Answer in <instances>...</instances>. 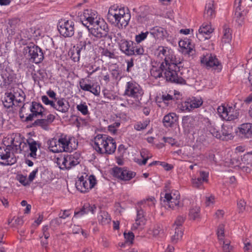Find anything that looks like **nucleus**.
Returning a JSON list of instances; mask_svg holds the SVG:
<instances>
[{"label": "nucleus", "instance_id": "nucleus-47", "mask_svg": "<svg viewBox=\"0 0 252 252\" xmlns=\"http://www.w3.org/2000/svg\"><path fill=\"white\" fill-rule=\"evenodd\" d=\"M200 208L197 206L191 208L189 212V217L194 220L199 216Z\"/></svg>", "mask_w": 252, "mask_h": 252}, {"label": "nucleus", "instance_id": "nucleus-58", "mask_svg": "<svg viewBox=\"0 0 252 252\" xmlns=\"http://www.w3.org/2000/svg\"><path fill=\"white\" fill-rule=\"evenodd\" d=\"M185 220V218L183 216H178L176 218L175 222H174V225H176V227H181L183 224V223L184 222Z\"/></svg>", "mask_w": 252, "mask_h": 252}, {"label": "nucleus", "instance_id": "nucleus-25", "mask_svg": "<svg viewBox=\"0 0 252 252\" xmlns=\"http://www.w3.org/2000/svg\"><path fill=\"white\" fill-rule=\"evenodd\" d=\"M182 125L186 131L189 132L195 127V120L193 116H186L182 118Z\"/></svg>", "mask_w": 252, "mask_h": 252}, {"label": "nucleus", "instance_id": "nucleus-62", "mask_svg": "<svg viewBox=\"0 0 252 252\" xmlns=\"http://www.w3.org/2000/svg\"><path fill=\"white\" fill-rule=\"evenodd\" d=\"M79 85L80 87L83 91H89L91 89V85L86 83L84 79L80 81Z\"/></svg>", "mask_w": 252, "mask_h": 252}, {"label": "nucleus", "instance_id": "nucleus-41", "mask_svg": "<svg viewBox=\"0 0 252 252\" xmlns=\"http://www.w3.org/2000/svg\"><path fill=\"white\" fill-rule=\"evenodd\" d=\"M111 142H109V146L106 148V150H103L101 155H112L116 151L117 145L115 140L114 139H111Z\"/></svg>", "mask_w": 252, "mask_h": 252}, {"label": "nucleus", "instance_id": "nucleus-57", "mask_svg": "<svg viewBox=\"0 0 252 252\" xmlns=\"http://www.w3.org/2000/svg\"><path fill=\"white\" fill-rule=\"evenodd\" d=\"M41 100L45 105H50L52 107L55 106V101L50 100L47 95H42Z\"/></svg>", "mask_w": 252, "mask_h": 252}, {"label": "nucleus", "instance_id": "nucleus-11", "mask_svg": "<svg viewBox=\"0 0 252 252\" xmlns=\"http://www.w3.org/2000/svg\"><path fill=\"white\" fill-rule=\"evenodd\" d=\"M124 7H119L117 5L111 6L106 15L107 21L116 27L120 16L122 15L121 13L124 11Z\"/></svg>", "mask_w": 252, "mask_h": 252}, {"label": "nucleus", "instance_id": "nucleus-43", "mask_svg": "<svg viewBox=\"0 0 252 252\" xmlns=\"http://www.w3.org/2000/svg\"><path fill=\"white\" fill-rule=\"evenodd\" d=\"M68 160L69 165V167H70V168L77 165L80 163L79 155L77 153H75L72 155H69Z\"/></svg>", "mask_w": 252, "mask_h": 252}, {"label": "nucleus", "instance_id": "nucleus-44", "mask_svg": "<svg viewBox=\"0 0 252 252\" xmlns=\"http://www.w3.org/2000/svg\"><path fill=\"white\" fill-rule=\"evenodd\" d=\"M189 99L190 103L189 106L192 110L199 107L203 103L201 99H198L195 97H192Z\"/></svg>", "mask_w": 252, "mask_h": 252}, {"label": "nucleus", "instance_id": "nucleus-49", "mask_svg": "<svg viewBox=\"0 0 252 252\" xmlns=\"http://www.w3.org/2000/svg\"><path fill=\"white\" fill-rule=\"evenodd\" d=\"M243 164H251L252 162V152H249L241 158Z\"/></svg>", "mask_w": 252, "mask_h": 252}, {"label": "nucleus", "instance_id": "nucleus-6", "mask_svg": "<svg viewBox=\"0 0 252 252\" xmlns=\"http://www.w3.org/2000/svg\"><path fill=\"white\" fill-rule=\"evenodd\" d=\"M115 41L118 43L120 50L126 55L131 56L134 55L133 45V41L123 38L121 33H118L115 35Z\"/></svg>", "mask_w": 252, "mask_h": 252}, {"label": "nucleus", "instance_id": "nucleus-61", "mask_svg": "<svg viewBox=\"0 0 252 252\" xmlns=\"http://www.w3.org/2000/svg\"><path fill=\"white\" fill-rule=\"evenodd\" d=\"M231 163L235 166H239L242 167V164H243L241 161V158L239 157H233L231 159Z\"/></svg>", "mask_w": 252, "mask_h": 252}, {"label": "nucleus", "instance_id": "nucleus-55", "mask_svg": "<svg viewBox=\"0 0 252 252\" xmlns=\"http://www.w3.org/2000/svg\"><path fill=\"white\" fill-rule=\"evenodd\" d=\"M140 156L142 158L149 159L152 157V154L146 149H142L140 151Z\"/></svg>", "mask_w": 252, "mask_h": 252}, {"label": "nucleus", "instance_id": "nucleus-30", "mask_svg": "<svg viewBox=\"0 0 252 252\" xmlns=\"http://www.w3.org/2000/svg\"><path fill=\"white\" fill-rule=\"evenodd\" d=\"M32 76L34 83L38 84L39 83L40 81H43L48 77L46 70L43 69H40L36 72L32 73Z\"/></svg>", "mask_w": 252, "mask_h": 252}, {"label": "nucleus", "instance_id": "nucleus-56", "mask_svg": "<svg viewBox=\"0 0 252 252\" xmlns=\"http://www.w3.org/2000/svg\"><path fill=\"white\" fill-rule=\"evenodd\" d=\"M224 226L223 224H220L219 225L217 230V235L218 239L220 240H223V238L224 237Z\"/></svg>", "mask_w": 252, "mask_h": 252}, {"label": "nucleus", "instance_id": "nucleus-36", "mask_svg": "<svg viewBox=\"0 0 252 252\" xmlns=\"http://www.w3.org/2000/svg\"><path fill=\"white\" fill-rule=\"evenodd\" d=\"M14 97L11 92L5 93L4 100L2 101L4 107L9 109L15 105Z\"/></svg>", "mask_w": 252, "mask_h": 252}, {"label": "nucleus", "instance_id": "nucleus-2", "mask_svg": "<svg viewBox=\"0 0 252 252\" xmlns=\"http://www.w3.org/2000/svg\"><path fill=\"white\" fill-rule=\"evenodd\" d=\"M48 144L50 150L54 153L71 151L77 146L74 137L64 133H62L58 139L49 140Z\"/></svg>", "mask_w": 252, "mask_h": 252}, {"label": "nucleus", "instance_id": "nucleus-10", "mask_svg": "<svg viewBox=\"0 0 252 252\" xmlns=\"http://www.w3.org/2000/svg\"><path fill=\"white\" fill-rule=\"evenodd\" d=\"M45 109L40 103L32 101L30 108L31 113L26 117L25 121L27 122L32 121L34 118L38 116L43 117L45 115L44 112Z\"/></svg>", "mask_w": 252, "mask_h": 252}, {"label": "nucleus", "instance_id": "nucleus-37", "mask_svg": "<svg viewBox=\"0 0 252 252\" xmlns=\"http://www.w3.org/2000/svg\"><path fill=\"white\" fill-rule=\"evenodd\" d=\"M231 30L226 25H224L223 26V36L221 39L222 46L223 44L229 43L231 41Z\"/></svg>", "mask_w": 252, "mask_h": 252}, {"label": "nucleus", "instance_id": "nucleus-24", "mask_svg": "<svg viewBox=\"0 0 252 252\" xmlns=\"http://www.w3.org/2000/svg\"><path fill=\"white\" fill-rule=\"evenodd\" d=\"M146 220L145 218L144 211L142 209L137 210V217L135 220V222L132 226V230H134L138 228H142L146 223Z\"/></svg>", "mask_w": 252, "mask_h": 252}, {"label": "nucleus", "instance_id": "nucleus-38", "mask_svg": "<svg viewBox=\"0 0 252 252\" xmlns=\"http://www.w3.org/2000/svg\"><path fill=\"white\" fill-rule=\"evenodd\" d=\"M234 18L239 25L242 26L243 24L245 15L243 11H241V6L237 5L236 6Z\"/></svg>", "mask_w": 252, "mask_h": 252}, {"label": "nucleus", "instance_id": "nucleus-23", "mask_svg": "<svg viewBox=\"0 0 252 252\" xmlns=\"http://www.w3.org/2000/svg\"><path fill=\"white\" fill-rule=\"evenodd\" d=\"M178 116L175 113H169L165 115L162 119V123L165 127H172L178 121Z\"/></svg>", "mask_w": 252, "mask_h": 252}, {"label": "nucleus", "instance_id": "nucleus-53", "mask_svg": "<svg viewBox=\"0 0 252 252\" xmlns=\"http://www.w3.org/2000/svg\"><path fill=\"white\" fill-rule=\"evenodd\" d=\"M91 89H90V91L88 92L92 93L96 96L98 95L100 92V86L96 84H93L92 85H91Z\"/></svg>", "mask_w": 252, "mask_h": 252}, {"label": "nucleus", "instance_id": "nucleus-59", "mask_svg": "<svg viewBox=\"0 0 252 252\" xmlns=\"http://www.w3.org/2000/svg\"><path fill=\"white\" fill-rule=\"evenodd\" d=\"M102 56L108 57L109 58H114L115 54L114 52L110 51L108 49L103 48L101 52Z\"/></svg>", "mask_w": 252, "mask_h": 252}, {"label": "nucleus", "instance_id": "nucleus-63", "mask_svg": "<svg viewBox=\"0 0 252 252\" xmlns=\"http://www.w3.org/2000/svg\"><path fill=\"white\" fill-rule=\"evenodd\" d=\"M29 150V145L28 143L25 142L23 140L21 142L20 145V148L18 150V153H21L22 151L26 152Z\"/></svg>", "mask_w": 252, "mask_h": 252}, {"label": "nucleus", "instance_id": "nucleus-3", "mask_svg": "<svg viewBox=\"0 0 252 252\" xmlns=\"http://www.w3.org/2000/svg\"><path fill=\"white\" fill-rule=\"evenodd\" d=\"M144 91L142 87L134 81L126 83L124 95L133 98L136 102L141 103Z\"/></svg>", "mask_w": 252, "mask_h": 252}, {"label": "nucleus", "instance_id": "nucleus-17", "mask_svg": "<svg viewBox=\"0 0 252 252\" xmlns=\"http://www.w3.org/2000/svg\"><path fill=\"white\" fill-rule=\"evenodd\" d=\"M209 173L204 171H200L199 175L192 178L191 183L194 188L202 189L204 183H207L208 181Z\"/></svg>", "mask_w": 252, "mask_h": 252}, {"label": "nucleus", "instance_id": "nucleus-26", "mask_svg": "<svg viewBox=\"0 0 252 252\" xmlns=\"http://www.w3.org/2000/svg\"><path fill=\"white\" fill-rule=\"evenodd\" d=\"M241 137L245 138H252V124L244 123L239 127Z\"/></svg>", "mask_w": 252, "mask_h": 252}, {"label": "nucleus", "instance_id": "nucleus-29", "mask_svg": "<svg viewBox=\"0 0 252 252\" xmlns=\"http://www.w3.org/2000/svg\"><path fill=\"white\" fill-rule=\"evenodd\" d=\"M232 131V126L222 125L221 131H220L221 137L220 139L226 141L231 139L233 137Z\"/></svg>", "mask_w": 252, "mask_h": 252}, {"label": "nucleus", "instance_id": "nucleus-8", "mask_svg": "<svg viewBox=\"0 0 252 252\" xmlns=\"http://www.w3.org/2000/svg\"><path fill=\"white\" fill-rule=\"evenodd\" d=\"M58 29L62 36L71 37L74 34V23L72 20H62L59 23Z\"/></svg>", "mask_w": 252, "mask_h": 252}, {"label": "nucleus", "instance_id": "nucleus-13", "mask_svg": "<svg viewBox=\"0 0 252 252\" xmlns=\"http://www.w3.org/2000/svg\"><path fill=\"white\" fill-rule=\"evenodd\" d=\"M97 12L91 9H87L84 10L83 14L80 15V19L82 24L89 28V25L97 22Z\"/></svg>", "mask_w": 252, "mask_h": 252}, {"label": "nucleus", "instance_id": "nucleus-5", "mask_svg": "<svg viewBox=\"0 0 252 252\" xmlns=\"http://www.w3.org/2000/svg\"><path fill=\"white\" fill-rule=\"evenodd\" d=\"M87 177H88L87 175L85 178L83 176H81L75 183V186L77 190L84 193L89 192L96 184L95 176L91 175L88 178H87Z\"/></svg>", "mask_w": 252, "mask_h": 252}, {"label": "nucleus", "instance_id": "nucleus-31", "mask_svg": "<svg viewBox=\"0 0 252 252\" xmlns=\"http://www.w3.org/2000/svg\"><path fill=\"white\" fill-rule=\"evenodd\" d=\"M150 33L155 39H161L165 36L166 31L160 27H155L150 29Z\"/></svg>", "mask_w": 252, "mask_h": 252}, {"label": "nucleus", "instance_id": "nucleus-33", "mask_svg": "<svg viewBox=\"0 0 252 252\" xmlns=\"http://www.w3.org/2000/svg\"><path fill=\"white\" fill-rule=\"evenodd\" d=\"M215 15L214 4L211 2L207 3L205 7L204 18L207 20H210L214 18Z\"/></svg>", "mask_w": 252, "mask_h": 252}, {"label": "nucleus", "instance_id": "nucleus-50", "mask_svg": "<svg viewBox=\"0 0 252 252\" xmlns=\"http://www.w3.org/2000/svg\"><path fill=\"white\" fill-rule=\"evenodd\" d=\"M84 209L85 210L87 214L91 213L94 214L96 210V207L94 204H90L89 203H86L84 205Z\"/></svg>", "mask_w": 252, "mask_h": 252}, {"label": "nucleus", "instance_id": "nucleus-28", "mask_svg": "<svg viewBox=\"0 0 252 252\" xmlns=\"http://www.w3.org/2000/svg\"><path fill=\"white\" fill-rule=\"evenodd\" d=\"M20 136H15L11 138L9 142L10 144L7 145V149L8 150L12 151L14 153H18V150L20 148V145L22 141Z\"/></svg>", "mask_w": 252, "mask_h": 252}, {"label": "nucleus", "instance_id": "nucleus-35", "mask_svg": "<svg viewBox=\"0 0 252 252\" xmlns=\"http://www.w3.org/2000/svg\"><path fill=\"white\" fill-rule=\"evenodd\" d=\"M206 128L214 137L219 139L220 138L221 136L220 129L214 123L208 121L207 123Z\"/></svg>", "mask_w": 252, "mask_h": 252}, {"label": "nucleus", "instance_id": "nucleus-15", "mask_svg": "<svg viewBox=\"0 0 252 252\" xmlns=\"http://www.w3.org/2000/svg\"><path fill=\"white\" fill-rule=\"evenodd\" d=\"M93 49L92 42L88 38L80 40L76 44L77 55L81 53L82 56H86Z\"/></svg>", "mask_w": 252, "mask_h": 252}, {"label": "nucleus", "instance_id": "nucleus-12", "mask_svg": "<svg viewBox=\"0 0 252 252\" xmlns=\"http://www.w3.org/2000/svg\"><path fill=\"white\" fill-rule=\"evenodd\" d=\"M112 170L114 177L124 181H128L136 175L135 172L125 168L116 166L113 168Z\"/></svg>", "mask_w": 252, "mask_h": 252}, {"label": "nucleus", "instance_id": "nucleus-34", "mask_svg": "<svg viewBox=\"0 0 252 252\" xmlns=\"http://www.w3.org/2000/svg\"><path fill=\"white\" fill-rule=\"evenodd\" d=\"M31 140L32 141L31 142L30 140H27V142L28 143L29 145V150L31 151L30 156L33 158H36L37 150V146L40 148L41 144L39 142L34 141L32 139H31Z\"/></svg>", "mask_w": 252, "mask_h": 252}, {"label": "nucleus", "instance_id": "nucleus-46", "mask_svg": "<svg viewBox=\"0 0 252 252\" xmlns=\"http://www.w3.org/2000/svg\"><path fill=\"white\" fill-rule=\"evenodd\" d=\"M183 235V232L181 227H176L175 228V234L172 237V241L176 242L178 240L180 239Z\"/></svg>", "mask_w": 252, "mask_h": 252}, {"label": "nucleus", "instance_id": "nucleus-48", "mask_svg": "<svg viewBox=\"0 0 252 252\" xmlns=\"http://www.w3.org/2000/svg\"><path fill=\"white\" fill-rule=\"evenodd\" d=\"M76 109L83 115H87L89 114L88 106L85 102L81 103L80 104H78L76 106Z\"/></svg>", "mask_w": 252, "mask_h": 252}, {"label": "nucleus", "instance_id": "nucleus-19", "mask_svg": "<svg viewBox=\"0 0 252 252\" xmlns=\"http://www.w3.org/2000/svg\"><path fill=\"white\" fill-rule=\"evenodd\" d=\"M122 15H120L118 22H117L116 28L119 29H123L125 28L128 25L131 18V15L129 10L124 8V11L121 13Z\"/></svg>", "mask_w": 252, "mask_h": 252}, {"label": "nucleus", "instance_id": "nucleus-45", "mask_svg": "<svg viewBox=\"0 0 252 252\" xmlns=\"http://www.w3.org/2000/svg\"><path fill=\"white\" fill-rule=\"evenodd\" d=\"M10 151L6 147H0V158L2 160L8 159L10 157Z\"/></svg>", "mask_w": 252, "mask_h": 252}, {"label": "nucleus", "instance_id": "nucleus-18", "mask_svg": "<svg viewBox=\"0 0 252 252\" xmlns=\"http://www.w3.org/2000/svg\"><path fill=\"white\" fill-rule=\"evenodd\" d=\"M210 23H203L198 30V33H196L197 37L201 40L203 38L208 39L211 37V33L214 32V29L211 27Z\"/></svg>", "mask_w": 252, "mask_h": 252}, {"label": "nucleus", "instance_id": "nucleus-54", "mask_svg": "<svg viewBox=\"0 0 252 252\" xmlns=\"http://www.w3.org/2000/svg\"><path fill=\"white\" fill-rule=\"evenodd\" d=\"M189 104V99H188L186 101L181 102L180 109L183 111H190L192 110V109L190 108Z\"/></svg>", "mask_w": 252, "mask_h": 252}, {"label": "nucleus", "instance_id": "nucleus-60", "mask_svg": "<svg viewBox=\"0 0 252 252\" xmlns=\"http://www.w3.org/2000/svg\"><path fill=\"white\" fill-rule=\"evenodd\" d=\"M13 95L15 96L14 99L19 98H21V97H26L24 92L21 89H17L16 91H13Z\"/></svg>", "mask_w": 252, "mask_h": 252}, {"label": "nucleus", "instance_id": "nucleus-20", "mask_svg": "<svg viewBox=\"0 0 252 252\" xmlns=\"http://www.w3.org/2000/svg\"><path fill=\"white\" fill-rule=\"evenodd\" d=\"M53 108L62 113H67L69 111L70 104L68 100L61 97L55 101V106Z\"/></svg>", "mask_w": 252, "mask_h": 252}, {"label": "nucleus", "instance_id": "nucleus-16", "mask_svg": "<svg viewBox=\"0 0 252 252\" xmlns=\"http://www.w3.org/2000/svg\"><path fill=\"white\" fill-rule=\"evenodd\" d=\"M55 119V116L50 114L47 116L46 118L38 119L36 120L32 124L33 127L40 126L43 129L48 130L50 125L54 122Z\"/></svg>", "mask_w": 252, "mask_h": 252}, {"label": "nucleus", "instance_id": "nucleus-64", "mask_svg": "<svg viewBox=\"0 0 252 252\" xmlns=\"http://www.w3.org/2000/svg\"><path fill=\"white\" fill-rule=\"evenodd\" d=\"M161 99L165 103H168L169 101H171L172 102V100L175 99V97H173L172 95L167 94H162L161 96Z\"/></svg>", "mask_w": 252, "mask_h": 252}, {"label": "nucleus", "instance_id": "nucleus-7", "mask_svg": "<svg viewBox=\"0 0 252 252\" xmlns=\"http://www.w3.org/2000/svg\"><path fill=\"white\" fill-rule=\"evenodd\" d=\"M217 110L220 116L222 119L228 121L237 119L239 115L238 110L232 106L221 105L218 108Z\"/></svg>", "mask_w": 252, "mask_h": 252}, {"label": "nucleus", "instance_id": "nucleus-42", "mask_svg": "<svg viewBox=\"0 0 252 252\" xmlns=\"http://www.w3.org/2000/svg\"><path fill=\"white\" fill-rule=\"evenodd\" d=\"M150 120L147 119L143 122L139 121L136 122L134 125V128L137 131H141L145 129L147 126L149 125Z\"/></svg>", "mask_w": 252, "mask_h": 252}, {"label": "nucleus", "instance_id": "nucleus-52", "mask_svg": "<svg viewBox=\"0 0 252 252\" xmlns=\"http://www.w3.org/2000/svg\"><path fill=\"white\" fill-rule=\"evenodd\" d=\"M124 237L126 239V242H129L130 244H133V241L134 238V235L132 232H128V233L124 232Z\"/></svg>", "mask_w": 252, "mask_h": 252}, {"label": "nucleus", "instance_id": "nucleus-9", "mask_svg": "<svg viewBox=\"0 0 252 252\" xmlns=\"http://www.w3.org/2000/svg\"><path fill=\"white\" fill-rule=\"evenodd\" d=\"M93 27L89 29V32L96 38H100L106 35L108 26L104 21H97L91 25Z\"/></svg>", "mask_w": 252, "mask_h": 252}, {"label": "nucleus", "instance_id": "nucleus-4", "mask_svg": "<svg viewBox=\"0 0 252 252\" xmlns=\"http://www.w3.org/2000/svg\"><path fill=\"white\" fill-rule=\"evenodd\" d=\"M23 53L30 62L35 63H41L44 59L42 49L33 43H30L25 47Z\"/></svg>", "mask_w": 252, "mask_h": 252}, {"label": "nucleus", "instance_id": "nucleus-1", "mask_svg": "<svg viewBox=\"0 0 252 252\" xmlns=\"http://www.w3.org/2000/svg\"><path fill=\"white\" fill-rule=\"evenodd\" d=\"M158 56L162 59L164 62L160 64L159 66L152 65L150 70L152 76L156 79L163 77L166 81L179 84H186V80L182 76L183 69L182 63L180 59L176 58L174 52L168 47L160 46L158 49Z\"/></svg>", "mask_w": 252, "mask_h": 252}, {"label": "nucleus", "instance_id": "nucleus-22", "mask_svg": "<svg viewBox=\"0 0 252 252\" xmlns=\"http://www.w3.org/2000/svg\"><path fill=\"white\" fill-rule=\"evenodd\" d=\"M2 78V82L0 84V87L2 89H8L12 84L14 79L13 73L7 72L6 70L2 71L1 74Z\"/></svg>", "mask_w": 252, "mask_h": 252}, {"label": "nucleus", "instance_id": "nucleus-32", "mask_svg": "<svg viewBox=\"0 0 252 252\" xmlns=\"http://www.w3.org/2000/svg\"><path fill=\"white\" fill-rule=\"evenodd\" d=\"M179 46L184 49L185 51H183L186 54L190 55L194 47L191 43V40L188 38H185L184 40H180L179 42Z\"/></svg>", "mask_w": 252, "mask_h": 252}, {"label": "nucleus", "instance_id": "nucleus-27", "mask_svg": "<svg viewBox=\"0 0 252 252\" xmlns=\"http://www.w3.org/2000/svg\"><path fill=\"white\" fill-rule=\"evenodd\" d=\"M105 134H98L94 138V144L93 148L97 153L101 154L103 151V143Z\"/></svg>", "mask_w": 252, "mask_h": 252}, {"label": "nucleus", "instance_id": "nucleus-14", "mask_svg": "<svg viewBox=\"0 0 252 252\" xmlns=\"http://www.w3.org/2000/svg\"><path fill=\"white\" fill-rule=\"evenodd\" d=\"M201 63L205 64L207 68H213L217 72H220L222 69V65L215 55L210 54L209 56H203L201 59Z\"/></svg>", "mask_w": 252, "mask_h": 252}, {"label": "nucleus", "instance_id": "nucleus-51", "mask_svg": "<svg viewBox=\"0 0 252 252\" xmlns=\"http://www.w3.org/2000/svg\"><path fill=\"white\" fill-rule=\"evenodd\" d=\"M150 33L149 32H141L140 34L138 35H136L135 36V41L137 43H140L141 41L145 40L148 35Z\"/></svg>", "mask_w": 252, "mask_h": 252}, {"label": "nucleus", "instance_id": "nucleus-21", "mask_svg": "<svg viewBox=\"0 0 252 252\" xmlns=\"http://www.w3.org/2000/svg\"><path fill=\"white\" fill-rule=\"evenodd\" d=\"M163 201L166 202V205L172 209H179L183 206V203L180 202V199L172 197L168 193H165Z\"/></svg>", "mask_w": 252, "mask_h": 252}, {"label": "nucleus", "instance_id": "nucleus-39", "mask_svg": "<svg viewBox=\"0 0 252 252\" xmlns=\"http://www.w3.org/2000/svg\"><path fill=\"white\" fill-rule=\"evenodd\" d=\"M98 221L102 225H106L111 221V217L108 212L105 211H100L97 217Z\"/></svg>", "mask_w": 252, "mask_h": 252}, {"label": "nucleus", "instance_id": "nucleus-40", "mask_svg": "<svg viewBox=\"0 0 252 252\" xmlns=\"http://www.w3.org/2000/svg\"><path fill=\"white\" fill-rule=\"evenodd\" d=\"M33 34L32 29H23L19 33L20 40L24 43L25 42L32 38Z\"/></svg>", "mask_w": 252, "mask_h": 252}]
</instances>
